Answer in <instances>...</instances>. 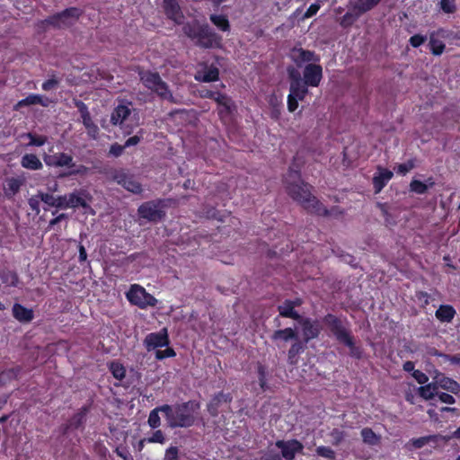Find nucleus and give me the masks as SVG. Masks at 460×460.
Segmentation results:
<instances>
[{
  "label": "nucleus",
  "instance_id": "nucleus-31",
  "mask_svg": "<svg viewBox=\"0 0 460 460\" xmlns=\"http://www.w3.org/2000/svg\"><path fill=\"white\" fill-rule=\"evenodd\" d=\"M306 345L305 342L300 340L294 341L288 351V362L289 365H296L298 361V356L302 354L305 349Z\"/></svg>",
  "mask_w": 460,
  "mask_h": 460
},
{
  "label": "nucleus",
  "instance_id": "nucleus-32",
  "mask_svg": "<svg viewBox=\"0 0 460 460\" xmlns=\"http://www.w3.org/2000/svg\"><path fill=\"white\" fill-rule=\"evenodd\" d=\"M170 409L165 406V404L157 406L151 410L148 415L147 419V424L152 429H156L161 426V418L159 416L160 412H163L164 414V417L166 418V411Z\"/></svg>",
  "mask_w": 460,
  "mask_h": 460
},
{
  "label": "nucleus",
  "instance_id": "nucleus-15",
  "mask_svg": "<svg viewBox=\"0 0 460 460\" xmlns=\"http://www.w3.org/2000/svg\"><path fill=\"white\" fill-rule=\"evenodd\" d=\"M163 8L167 19L172 21L177 25L185 24V16L181 11L178 0H163Z\"/></svg>",
  "mask_w": 460,
  "mask_h": 460
},
{
  "label": "nucleus",
  "instance_id": "nucleus-3",
  "mask_svg": "<svg viewBox=\"0 0 460 460\" xmlns=\"http://www.w3.org/2000/svg\"><path fill=\"white\" fill-rule=\"evenodd\" d=\"M183 33L195 44L202 49H220L223 38L216 32L208 23H199L198 21L188 22L182 26Z\"/></svg>",
  "mask_w": 460,
  "mask_h": 460
},
{
  "label": "nucleus",
  "instance_id": "nucleus-40",
  "mask_svg": "<svg viewBox=\"0 0 460 460\" xmlns=\"http://www.w3.org/2000/svg\"><path fill=\"white\" fill-rule=\"evenodd\" d=\"M308 85L304 81L298 84H290L289 93L298 97L300 101H304L308 93Z\"/></svg>",
  "mask_w": 460,
  "mask_h": 460
},
{
  "label": "nucleus",
  "instance_id": "nucleus-10",
  "mask_svg": "<svg viewBox=\"0 0 460 460\" xmlns=\"http://www.w3.org/2000/svg\"><path fill=\"white\" fill-rule=\"evenodd\" d=\"M297 323L302 329V340L300 341L305 344L317 339L321 334L322 327L317 320L302 316Z\"/></svg>",
  "mask_w": 460,
  "mask_h": 460
},
{
  "label": "nucleus",
  "instance_id": "nucleus-52",
  "mask_svg": "<svg viewBox=\"0 0 460 460\" xmlns=\"http://www.w3.org/2000/svg\"><path fill=\"white\" fill-rule=\"evenodd\" d=\"M164 460H180L179 448L174 446L169 447L165 450Z\"/></svg>",
  "mask_w": 460,
  "mask_h": 460
},
{
  "label": "nucleus",
  "instance_id": "nucleus-1",
  "mask_svg": "<svg viewBox=\"0 0 460 460\" xmlns=\"http://www.w3.org/2000/svg\"><path fill=\"white\" fill-rule=\"evenodd\" d=\"M284 182L288 196L299 203L309 213L333 217H339L344 215V210L341 208L333 206L328 209L312 194V186L301 180L300 167L296 164V157L289 166Z\"/></svg>",
  "mask_w": 460,
  "mask_h": 460
},
{
  "label": "nucleus",
  "instance_id": "nucleus-24",
  "mask_svg": "<svg viewBox=\"0 0 460 460\" xmlns=\"http://www.w3.org/2000/svg\"><path fill=\"white\" fill-rule=\"evenodd\" d=\"M293 60L296 63L297 66H299L301 63L305 62H316L319 61V57L311 50L304 49L302 48L299 49H293Z\"/></svg>",
  "mask_w": 460,
  "mask_h": 460
},
{
  "label": "nucleus",
  "instance_id": "nucleus-6",
  "mask_svg": "<svg viewBox=\"0 0 460 460\" xmlns=\"http://www.w3.org/2000/svg\"><path fill=\"white\" fill-rule=\"evenodd\" d=\"M171 199H156L142 203L137 208L139 217L149 222H160L165 216V208L171 205Z\"/></svg>",
  "mask_w": 460,
  "mask_h": 460
},
{
  "label": "nucleus",
  "instance_id": "nucleus-46",
  "mask_svg": "<svg viewBox=\"0 0 460 460\" xmlns=\"http://www.w3.org/2000/svg\"><path fill=\"white\" fill-rule=\"evenodd\" d=\"M146 440L150 444L157 443L163 445L165 443L166 438L163 430L156 429L151 436L146 438Z\"/></svg>",
  "mask_w": 460,
  "mask_h": 460
},
{
  "label": "nucleus",
  "instance_id": "nucleus-44",
  "mask_svg": "<svg viewBox=\"0 0 460 460\" xmlns=\"http://www.w3.org/2000/svg\"><path fill=\"white\" fill-rule=\"evenodd\" d=\"M257 374H258L259 385H260L261 389L263 392L267 391L269 388L268 383H267L268 373H267L266 367L264 365H262L261 363H258V365H257Z\"/></svg>",
  "mask_w": 460,
  "mask_h": 460
},
{
  "label": "nucleus",
  "instance_id": "nucleus-7",
  "mask_svg": "<svg viewBox=\"0 0 460 460\" xmlns=\"http://www.w3.org/2000/svg\"><path fill=\"white\" fill-rule=\"evenodd\" d=\"M83 14L78 7H68L62 12L47 17L42 22L56 29L67 28L73 25Z\"/></svg>",
  "mask_w": 460,
  "mask_h": 460
},
{
  "label": "nucleus",
  "instance_id": "nucleus-4",
  "mask_svg": "<svg viewBox=\"0 0 460 460\" xmlns=\"http://www.w3.org/2000/svg\"><path fill=\"white\" fill-rule=\"evenodd\" d=\"M165 406L170 409L166 411V424L170 429L190 428L194 425L199 402L190 400L174 405L165 404Z\"/></svg>",
  "mask_w": 460,
  "mask_h": 460
},
{
  "label": "nucleus",
  "instance_id": "nucleus-27",
  "mask_svg": "<svg viewBox=\"0 0 460 460\" xmlns=\"http://www.w3.org/2000/svg\"><path fill=\"white\" fill-rule=\"evenodd\" d=\"M270 338L273 341H282L285 342L289 341H296L299 340L296 330L291 327L274 331Z\"/></svg>",
  "mask_w": 460,
  "mask_h": 460
},
{
  "label": "nucleus",
  "instance_id": "nucleus-25",
  "mask_svg": "<svg viewBox=\"0 0 460 460\" xmlns=\"http://www.w3.org/2000/svg\"><path fill=\"white\" fill-rule=\"evenodd\" d=\"M12 312L13 316L20 323H30L34 318L32 309H29L19 303L13 305Z\"/></svg>",
  "mask_w": 460,
  "mask_h": 460
},
{
  "label": "nucleus",
  "instance_id": "nucleus-13",
  "mask_svg": "<svg viewBox=\"0 0 460 460\" xmlns=\"http://www.w3.org/2000/svg\"><path fill=\"white\" fill-rule=\"evenodd\" d=\"M169 344L170 339L166 328H163L157 332L148 333L144 340V345L148 351L156 348L167 347Z\"/></svg>",
  "mask_w": 460,
  "mask_h": 460
},
{
  "label": "nucleus",
  "instance_id": "nucleus-11",
  "mask_svg": "<svg viewBox=\"0 0 460 460\" xmlns=\"http://www.w3.org/2000/svg\"><path fill=\"white\" fill-rule=\"evenodd\" d=\"M303 303L304 301L301 297L284 300L283 303L277 307L279 316L290 318L297 322L302 315L296 310V307L301 306Z\"/></svg>",
  "mask_w": 460,
  "mask_h": 460
},
{
  "label": "nucleus",
  "instance_id": "nucleus-16",
  "mask_svg": "<svg viewBox=\"0 0 460 460\" xmlns=\"http://www.w3.org/2000/svg\"><path fill=\"white\" fill-rule=\"evenodd\" d=\"M44 163L50 167H66L73 168L75 166L73 156L65 152L56 153L54 155H44Z\"/></svg>",
  "mask_w": 460,
  "mask_h": 460
},
{
  "label": "nucleus",
  "instance_id": "nucleus-9",
  "mask_svg": "<svg viewBox=\"0 0 460 460\" xmlns=\"http://www.w3.org/2000/svg\"><path fill=\"white\" fill-rule=\"evenodd\" d=\"M275 446L280 449L279 455L282 460H294L296 456L302 454L304 450V445L296 438L279 439L275 442Z\"/></svg>",
  "mask_w": 460,
  "mask_h": 460
},
{
  "label": "nucleus",
  "instance_id": "nucleus-2",
  "mask_svg": "<svg viewBox=\"0 0 460 460\" xmlns=\"http://www.w3.org/2000/svg\"><path fill=\"white\" fill-rule=\"evenodd\" d=\"M323 323L335 340L349 349L351 358H362L363 349L356 344V339L349 329V323L346 317L328 313L323 316Z\"/></svg>",
  "mask_w": 460,
  "mask_h": 460
},
{
  "label": "nucleus",
  "instance_id": "nucleus-21",
  "mask_svg": "<svg viewBox=\"0 0 460 460\" xmlns=\"http://www.w3.org/2000/svg\"><path fill=\"white\" fill-rule=\"evenodd\" d=\"M436 378H438V383L441 389L454 394H458L460 393V384L455 379L447 376L445 374L438 371L436 372Z\"/></svg>",
  "mask_w": 460,
  "mask_h": 460
},
{
  "label": "nucleus",
  "instance_id": "nucleus-60",
  "mask_svg": "<svg viewBox=\"0 0 460 460\" xmlns=\"http://www.w3.org/2000/svg\"><path fill=\"white\" fill-rule=\"evenodd\" d=\"M231 100V97H229L227 94L217 92L213 101H215L217 105L221 107L222 105L230 103Z\"/></svg>",
  "mask_w": 460,
  "mask_h": 460
},
{
  "label": "nucleus",
  "instance_id": "nucleus-17",
  "mask_svg": "<svg viewBox=\"0 0 460 460\" xmlns=\"http://www.w3.org/2000/svg\"><path fill=\"white\" fill-rule=\"evenodd\" d=\"M304 82L310 87L319 86L323 78V67L317 64H307L303 71Z\"/></svg>",
  "mask_w": 460,
  "mask_h": 460
},
{
  "label": "nucleus",
  "instance_id": "nucleus-30",
  "mask_svg": "<svg viewBox=\"0 0 460 460\" xmlns=\"http://www.w3.org/2000/svg\"><path fill=\"white\" fill-rule=\"evenodd\" d=\"M22 168L31 171H39L43 168V164L35 154H25L21 158Z\"/></svg>",
  "mask_w": 460,
  "mask_h": 460
},
{
  "label": "nucleus",
  "instance_id": "nucleus-45",
  "mask_svg": "<svg viewBox=\"0 0 460 460\" xmlns=\"http://www.w3.org/2000/svg\"><path fill=\"white\" fill-rule=\"evenodd\" d=\"M316 455L321 457H324L328 460H335L336 454L335 451L330 447L320 446L315 449Z\"/></svg>",
  "mask_w": 460,
  "mask_h": 460
},
{
  "label": "nucleus",
  "instance_id": "nucleus-28",
  "mask_svg": "<svg viewBox=\"0 0 460 460\" xmlns=\"http://www.w3.org/2000/svg\"><path fill=\"white\" fill-rule=\"evenodd\" d=\"M381 3V0H357L349 2V7L357 11L360 16L373 10Z\"/></svg>",
  "mask_w": 460,
  "mask_h": 460
},
{
  "label": "nucleus",
  "instance_id": "nucleus-26",
  "mask_svg": "<svg viewBox=\"0 0 460 460\" xmlns=\"http://www.w3.org/2000/svg\"><path fill=\"white\" fill-rule=\"evenodd\" d=\"M0 280L8 288H17L20 283L17 272L7 267L0 268Z\"/></svg>",
  "mask_w": 460,
  "mask_h": 460
},
{
  "label": "nucleus",
  "instance_id": "nucleus-49",
  "mask_svg": "<svg viewBox=\"0 0 460 460\" xmlns=\"http://www.w3.org/2000/svg\"><path fill=\"white\" fill-rule=\"evenodd\" d=\"M434 355L438 358H443L446 361H448L453 365L460 366V353L455 354V355H449V354L440 352L438 350H435Z\"/></svg>",
  "mask_w": 460,
  "mask_h": 460
},
{
  "label": "nucleus",
  "instance_id": "nucleus-64",
  "mask_svg": "<svg viewBox=\"0 0 460 460\" xmlns=\"http://www.w3.org/2000/svg\"><path fill=\"white\" fill-rule=\"evenodd\" d=\"M233 101L230 103H226L218 108V116L220 119H224L225 117L228 116L232 112Z\"/></svg>",
  "mask_w": 460,
  "mask_h": 460
},
{
  "label": "nucleus",
  "instance_id": "nucleus-36",
  "mask_svg": "<svg viewBox=\"0 0 460 460\" xmlns=\"http://www.w3.org/2000/svg\"><path fill=\"white\" fill-rule=\"evenodd\" d=\"M362 440L368 446H377L380 444L381 437L375 433L371 428H363L360 431Z\"/></svg>",
  "mask_w": 460,
  "mask_h": 460
},
{
  "label": "nucleus",
  "instance_id": "nucleus-38",
  "mask_svg": "<svg viewBox=\"0 0 460 460\" xmlns=\"http://www.w3.org/2000/svg\"><path fill=\"white\" fill-rule=\"evenodd\" d=\"M210 22L221 31L226 32L231 29L228 18L224 14H210Z\"/></svg>",
  "mask_w": 460,
  "mask_h": 460
},
{
  "label": "nucleus",
  "instance_id": "nucleus-37",
  "mask_svg": "<svg viewBox=\"0 0 460 460\" xmlns=\"http://www.w3.org/2000/svg\"><path fill=\"white\" fill-rule=\"evenodd\" d=\"M81 194L84 195V192H77V191H74L68 195V199H67L68 208H76L79 207H81L83 208H89L87 201Z\"/></svg>",
  "mask_w": 460,
  "mask_h": 460
},
{
  "label": "nucleus",
  "instance_id": "nucleus-48",
  "mask_svg": "<svg viewBox=\"0 0 460 460\" xmlns=\"http://www.w3.org/2000/svg\"><path fill=\"white\" fill-rule=\"evenodd\" d=\"M456 0H440V9L443 13L450 14L456 11Z\"/></svg>",
  "mask_w": 460,
  "mask_h": 460
},
{
  "label": "nucleus",
  "instance_id": "nucleus-42",
  "mask_svg": "<svg viewBox=\"0 0 460 460\" xmlns=\"http://www.w3.org/2000/svg\"><path fill=\"white\" fill-rule=\"evenodd\" d=\"M429 47L434 56H440L446 49L445 43L440 40L435 39L434 34L429 38Z\"/></svg>",
  "mask_w": 460,
  "mask_h": 460
},
{
  "label": "nucleus",
  "instance_id": "nucleus-34",
  "mask_svg": "<svg viewBox=\"0 0 460 460\" xmlns=\"http://www.w3.org/2000/svg\"><path fill=\"white\" fill-rule=\"evenodd\" d=\"M90 411L89 406H83L78 410L77 412H75L70 419L69 421V427L73 428L74 429H80L86 420L87 413Z\"/></svg>",
  "mask_w": 460,
  "mask_h": 460
},
{
  "label": "nucleus",
  "instance_id": "nucleus-22",
  "mask_svg": "<svg viewBox=\"0 0 460 460\" xmlns=\"http://www.w3.org/2000/svg\"><path fill=\"white\" fill-rule=\"evenodd\" d=\"M24 184V179L20 177H11L5 180L4 185V194L8 199H13L21 190Z\"/></svg>",
  "mask_w": 460,
  "mask_h": 460
},
{
  "label": "nucleus",
  "instance_id": "nucleus-56",
  "mask_svg": "<svg viewBox=\"0 0 460 460\" xmlns=\"http://www.w3.org/2000/svg\"><path fill=\"white\" fill-rule=\"evenodd\" d=\"M59 84V80L55 78V76H52L51 78L46 80L43 82L41 87L44 91H51L53 89H56Z\"/></svg>",
  "mask_w": 460,
  "mask_h": 460
},
{
  "label": "nucleus",
  "instance_id": "nucleus-29",
  "mask_svg": "<svg viewBox=\"0 0 460 460\" xmlns=\"http://www.w3.org/2000/svg\"><path fill=\"white\" fill-rule=\"evenodd\" d=\"M219 79V69L211 65L210 66H207L202 73H198L195 75V80L203 83H212L216 82Z\"/></svg>",
  "mask_w": 460,
  "mask_h": 460
},
{
  "label": "nucleus",
  "instance_id": "nucleus-47",
  "mask_svg": "<svg viewBox=\"0 0 460 460\" xmlns=\"http://www.w3.org/2000/svg\"><path fill=\"white\" fill-rule=\"evenodd\" d=\"M437 440L438 437L436 435H429L412 439V445L416 448H421L429 442H436Z\"/></svg>",
  "mask_w": 460,
  "mask_h": 460
},
{
  "label": "nucleus",
  "instance_id": "nucleus-54",
  "mask_svg": "<svg viewBox=\"0 0 460 460\" xmlns=\"http://www.w3.org/2000/svg\"><path fill=\"white\" fill-rule=\"evenodd\" d=\"M71 170L66 172V173H64L65 176H71V175H84L87 173L88 172V167H86L85 165L84 164H79V165H76L73 168H70Z\"/></svg>",
  "mask_w": 460,
  "mask_h": 460
},
{
  "label": "nucleus",
  "instance_id": "nucleus-61",
  "mask_svg": "<svg viewBox=\"0 0 460 460\" xmlns=\"http://www.w3.org/2000/svg\"><path fill=\"white\" fill-rule=\"evenodd\" d=\"M39 194H40V199H41L42 202H44L45 204H47L50 207H55L56 197H54L52 194L42 192V191H39Z\"/></svg>",
  "mask_w": 460,
  "mask_h": 460
},
{
  "label": "nucleus",
  "instance_id": "nucleus-53",
  "mask_svg": "<svg viewBox=\"0 0 460 460\" xmlns=\"http://www.w3.org/2000/svg\"><path fill=\"white\" fill-rule=\"evenodd\" d=\"M288 79L290 81V84H298L302 81H304V78H301L300 73L294 67H288Z\"/></svg>",
  "mask_w": 460,
  "mask_h": 460
},
{
  "label": "nucleus",
  "instance_id": "nucleus-55",
  "mask_svg": "<svg viewBox=\"0 0 460 460\" xmlns=\"http://www.w3.org/2000/svg\"><path fill=\"white\" fill-rule=\"evenodd\" d=\"M427 40V36L425 35H422V34H414L412 35L410 40H409V42L411 44V47L413 48H419L420 46H421L425 41Z\"/></svg>",
  "mask_w": 460,
  "mask_h": 460
},
{
  "label": "nucleus",
  "instance_id": "nucleus-50",
  "mask_svg": "<svg viewBox=\"0 0 460 460\" xmlns=\"http://www.w3.org/2000/svg\"><path fill=\"white\" fill-rule=\"evenodd\" d=\"M175 356H176L175 350L172 348H170L168 346L164 350L157 349L155 351V358L158 360H163L167 358H173Z\"/></svg>",
  "mask_w": 460,
  "mask_h": 460
},
{
  "label": "nucleus",
  "instance_id": "nucleus-33",
  "mask_svg": "<svg viewBox=\"0 0 460 460\" xmlns=\"http://www.w3.org/2000/svg\"><path fill=\"white\" fill-rule=\"evenodd\" d=\"M456 314L451 305H441L435 313L436 318L441 323H451Z\"/></svg>",
  "mask_w": 460,
  "mask_h": 460
},
{
  "label": "nucleus",
  "instance_id": "nucleus-62",
  "mask_svg": "<svg viewBox=\"0 0 460 460\" xmlns=\"http://www.w3.org/2000/svg\"><path fill=\"white\" fill-rule=\"evenodd\" d=\"M415 296L417 299L422 304L423 307L428 305L430 302V295L426 291H417Z\"/></svg>",
  "mask_w": 460,
  "mask_h": 460
},
{
  "label": "nucleus",
  "instance_id": "nucleus-23",
  "mask_svg": "<svg viewBox=\"0 0 460 460\" xmlns=\"http://www.w3.org/2000/svg\"><path fill=\"white\" fill-rule=\"evenodd\" d=\"M49 102L50 101L47 97H43L40 94L31 93L26 98L18 101V102L14 106V110H19L25 106L36 104L41 105L43 107H48Z\"/></svg>",
  "mask_w": 460,
  "mask_h": 460
},
{
  "label": "nucleus",
  "instance_id": "nucleus-41",
  "mask_svg": "<svg viewBox=\"0 0 460 460\" xmlns=\"http://www.w3.org/2000/svg\"><path fill=\"white\" fill-rule=\"evenodd\" d=\"M360 17V14L355 11L354 9L349 8L340 21V25L342 28H349L353 25V23Z\"/></svg>",
  "mask_w": 460,
  "mask_h": 460
},
{
  "label": "nucleus",
  "instance_id": "nucleus-51",
  "mask_svg": "<svg viewBox=\"0 0 460 460\" xmlns=\"http://www.w3.org/2000/svg\"><path fill=\"white\" fill-rule=\"evenodd\" d=\"M41 199H40V194L39 192L31 197L29 199H28V205L30 207V208L35 213V214H39L40 212V203Z\"/></svg>",
  "mask_w": 460,
  "mask_h": 460
},
{
  "label": "nucleus",
  "instance_id": "nucleus-12",
  "mask_svg": "<svg viewBox=\"0 0 460 460\" xmlns=\"http://www.w3.org/2000/svg\"><path fill=\"white\" fill-rule=\"evenodd\" d=\"M75 105L80 112L82 122L87 130V134L93 139L99 133L98 126L93 121L87 105L81 100H75Z\"/></svg>",
  "mask_w": 460,
  "mask_h": 460
},
{
  "label": "nucleus",
  "instance_id": "nucleus-5",
  "mask_svg": "<svg viewBox=\"0 0 460 460\" xmlns=\"http://www.w3.org/2000/svg\"><path fill=\"white\" fill-rule=\"evenodd\" d=\"M138 75L146 88L155 93L161 99L173 102V96L168 84L161 78L159 73L150 70H139Z\"/></svg>",
  "mask_w": 460,
  "mask_h": 460
},
{
  "label": "nucleus",
  "instance_id": "nucleus-39",
  "mask_svg": "<svg viewBox=\"0 0 460 460\" xmlns=\"http://www.w3.org/2000/svg\"><path fill=\"white\" fill-rule=\"evenodd\" d=\"M108 367L113 377L117 380L121 381L126 376V368L119 361L113 360L110 362Z\"/></svg>",
  "mask_w": 460,
  "mask_h": 460
},
{
  "label": "nucleus",
  "instance_id": "nucleus-20",
  "mask_svg": "<svg viewBox=\"0 0 460 460\" xmlns=\"http://www.w3.org/2000/svg\"><path fill=\"white\" fill-rule=\"evenodd\" d=\"M393 176L394 173L392 171L378 166L377 172L373 177V187L375 193H379L386 186Z\"/></svg>",
  "mask_w": 460,
  "mask_h": 460
},
{
  "label": "nucleus",
  "instance_id": "nucleus-35",
  "mask_svg": "<svg viewBox=\"0 0 460 460\" xmlns=\"http://www.w3.org/2000/svg\"><path fill=\"white\" fill-rule=\"evenodd\" d=\"M434 180L431 177L426 181V183L422 182L421 181L413 179L410 183V191L422 195L428 191L429 188L434 186Z\"/></svg>",
  "mask_w": 460,
  "mask_h": 460
},
{
  "label": "nucleus",
  "instance_id": "nucleus-18",
  "mask_svg": "<svg viewBox=\"0 0 460 460\" xmlns=\"http://www.w3.org/2000/svg\"><path fill=\"white\" fill-rule=\"evenodd\" d=\"M131 102L121 101L112 111L111 115V122L112 125H122L123 122L131 114Z\"/></svg>",
  "mask_w": 460,
  "mask_h": 460
},
{
  "label": "nucleus",
  "instance_id": "nucleus-57",
  "mask_svg": "<svg viewBox=\"0 0 460 460\" xmlns=\"http://www.w3.org/2000/svg\"><path fill=\"white\" fill-rule=\"evenodd\" d=\"M413 167H414V163L411 160H409L406 163L399 164L397 165V173H400L402 175H405L411 169H413Z\"/></svg>",
  "mask_w": 460,
  "mask_h": 460
},
{
  "label": "nucleus",
  "instance_id": "nucleus-63",
  "mask_svg": "<svg viewBox=\"0 0 460 460\" xmlns=\"http://www.w3.org/2000/svg\"><path fill=\"white\" fill-rule=\"evenodd\" d=\"M298 97L288 94V110L289 112H294L298 108Z\"/></svg>",
  "mask_w": 460,
  "mask_h": 460
},
{
  "label": "nucleus",
  "instance_id": "nucleus-14",
  "mask_svg": "<svg viewBox=\"0 0 460 460\" xmlns=\"http://www.w3.org/2000/svg\"><path fill=\"white\" fill-rule=\"evenodd\" d=\"M112 179L118 184L134 194H139L142 191V185L124 170L115 171Z\"/></svg>",
  "mask_w": 460,
  "mask_h": 460
},
{
  "label": "nucleus",
  "instance_id": "nucleus-43",
  "mask_svg": "<svg viewBox=\"0 0 460 460\" xmlns=\"http://www.w3.org/2000/svg\"><path fill=\"white\" fill-rule=\"evenodd\" d=\"M27 138L30 139V142L27 144V146H42L48 141V137L45 135H37L31 132H28L24 135Z\"/></svg>",
  "mask_w": 460,
  "mask_h": 460
},
{
  "label": "nucleus",
  "instance_id": "nucleus-8",
  "mask_svg": "<svg viewBox=\"0 0 460 460\" xmlns=\"http://www.w3.org/2000/svg\"><path fill=\"white\" fill-rule=\"evenodd\" d=\"M126 297L131 305L140 309H146L148 306L155 307L157 305V299L138 284L130 286L126 293Z\"/></svg>",
  "mask_w": 460,
  "mask_h": 460
},
{
  "label": "nucleus",
  "instance_id": "nucleus-59",
  "mask_svg": "<svg viewBox=\"0 0 460 460\" xmlns=\"http://www.w3.org/2000/svg\"><path fill=\"white\" fill-rule=\"evenodd\" d=\"M411 376L417 381V383L420 385H425V384L427 385V383L429 381V376L425 373H423L422 371H420L419 369L413 371Z\"/></svg>",
  "mask_w": 460,
  "mask_h": 460
},
{
  "label": "nucleus",
  "instance_id": "nucleus-19",
  "mask_svg": "<svg viewBox=\"0 0 460 460\" xmlns=\"http://www.w3.org/2000/svg\"><path fill=\"white\" fill-rule=\"evenodd\" d=\"M233 396L230 393H224L223 391L217 393L213 395L208 403V411L212 417H217L219 414V407L222 403H230Z\"/></svg>",
  "mask_w": 460,
  "mask_h": 460
},
{
  "label": "nucleus",
  "instance_id": "nucleus-58",
  "mask_svg": "<svg viewBox=\"0 0 460 460\" xmlns=\"http://www.w3.org/2000/svg\"><path fill=\"white\" fill-rule=\"evenodd\" d=\"M321 8L319 2L312 4L303 15V19H308L315 15Z\"/></svg>",
  "mask_w": 460,
  "mask_h": 460
}]
</instances>
